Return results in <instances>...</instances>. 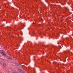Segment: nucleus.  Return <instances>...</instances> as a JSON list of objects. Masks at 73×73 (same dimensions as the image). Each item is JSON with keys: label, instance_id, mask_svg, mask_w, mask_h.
Here are the masks:
<instances>
[{"label": "nucleus", "instance_id": "f257e3e1", "mask_svg": "<svg viewBox=\"0 0 73 73\" xmlns=\"http://www.w3.org/2000/svg\"><path fill=\"white\" fill-rule=\"evenodd\" d=\"M0 52L1 54H2V55H3V56H6V54H5V53L4 52V51L2 50H0Z\"/></svg>", "mask_w": 73, "mask_h": 73}, {"label": "nucleus", "instance_id": "f03ea898", "mask_svg": "<svg viewBox=\"0 0 73 73\" xmlns=\"http://www.w3.org/2000/svg\"><path fill=\"white\" fill-rule=\"evenodd\" d=\"M18 71H19V72H22V73H24V72H23V71H22L20 69H18Z\"/></svg>", "mask_w": 73, "mask_h": 73}, {"label": "nucleus", "instance_id": "7ed1b4c3", "mask_svg": "<svg viewBox=\"0 0 73 73\" xmlns=\"http://www.w3.org/2000/svg\"><path fill=\"white\" fill-rule=\"evenodd\" d=\"M9 59H10V60H12V58H11L10 57H9Z\"/></svg>", "mask_w": 73, "mask_h": 73}, {"label": "nucleus", "instance_id": "20e7f679", "mask_svg": "<svg viewBox=\"0 0 73 73\" xmlns=\"http://www.w3.org/2000/svg\"><path fill=\"white\" fill-rule=\"evenodd\" d=\"M3 66L4 67H5V66H6V64H5V63L3 64Z\"/></svg>", "mask_w": 73, "mask_h": 73}, {"label": "nucleus", "instance_id": "39448f33", "mask_svg": "<svg viewBox=\"0 0 73 73\" xmlns=\"http://www.w3.org/2000/svg\"><path fill=\"white\" fill-rule=\"evenodd\" d=\"M10 72H11L10 71H8V72H7V73H10Z\"/></svg>", "mask_w": 73, "mask_h": 73}, {"label": "nucleus", "instance_id": "423d86ee", "mask_svg": "<svg viewBox=\"0 0 73 73\" xmlns=\"http://www.w3.org/2000/svg\"><path fill=\"white\" fill-rule=\"evenodd\" d=\"M16 65H19V64H16Z\"/></svg>", "mask_w": 73, "mask_h": 73}, {"label": "nucleus", "instance_id": "0eeeda50", "mask_svg": "<svg viewBox=\"0 0 73 73\" xmlns=\"http://www.w3.org/2000/svg\"><path fill=\"white\" fill-rule=\"evenodd\" d=\"M16 58H15V60H16Z\"/></svg>", "mask_w": 73, "mask_h": 73}, {"label": "nucleus", "instance_id": "6e6552de", "mask_svg": "<svg viewBox=\"0 0 73 73\" xmlns=\"http://www.w3.org/2000/svg\"><path fill=\"white\" fill-rule=\"evenodd\" d=\"M0 64H1V61L0 60Z\"/></svg>", "mask_w": 73, "mask_h": 73}, {"label": "nucleus", "instance_id": "1a4fd4ad", "mask_svg": "<svg viewBox=\"0 0 73 73\" xmlns=\"http://www.w3.org/2000/svg\"><path fill=\"white\" fill-rule=\"evenodd\" d=\"M2 60H3V61H4V59H3Z\"/></svg>", "mask_w": 73, "mask_h": 73}]
</instances>
